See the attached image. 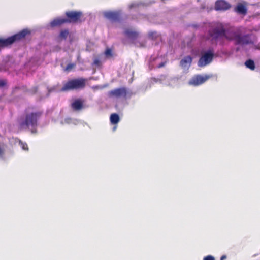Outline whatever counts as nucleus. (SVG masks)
<instances>
[{"label": "nucleus", "mask_w": 260, "mask_h": 260, "mask_svg": "<svg viewBox=\"0 0 260 260\" xmlns=\"http://www.w3.org/2000/svg\"><path fill=\"white\" fill-rule=\"evenodd\" d=\"M40 111L27 113L24 119L20 122L19 126L21 129H30L32 133L37 132L38 120L42 115Z\"/></svg>", "instance_id": "nucleus-1"}, {"label": "nucleus", "mask_w": 260, "mask_h": 260, "mask_svg": "<svg viewBox=\"0 0 260 260\" xmlns=\"http://www.w3.org/2000/svg\"><path fill=\"white\" fill-rule=\"evenodd\" d=\"M86 79L83 78L71 79L64 84L61 91L64 92L70 90H77L84 88Z\"/></svg>", "instance_id": "nucleus-2"}, {"label": "nucleus", "mask_w": 260, "mask_h": 260, "mask_svg": "<svg viewBox=\"0 0 260 260\" xmlns=\"http://www.w3.org/2000/svg\"><path fill=\"white\" fill-rule=\"evenodd\" d=\"M30 34V31L27 29H24L7 39L0 38V47H5L11 45L15 42L19 41L24 38L26 36Z\"/></svg>", "instance_id": "nucleus-3"}, {"label": "nucleus", "mask_w": 260, "mask_h": 260, "mask_svg": "<svg viewBox=\"0 0 260 260\" xmlns=\"http://www.w3.org/2000/svg\"><path fill=\"white\" fill-rule=\"evenodd\" d=\"M68 23H77L81 22V18L83 15L81 11H69L65 13Z\"/></svg>", "instance_id": "nucleus-4"}, {"label": "nucleus", "mask_w": 260, "mask_h": 260, "mask_svg": "<svg viewBox=\"0 0 260 260\" xmlns=\"http://www.w3.org/2000/svg\"><path fill=\"white\" fill-rule=\"evenodd\" d=\"M214 52L212 50H209L202 54L198 62V66L203 67L211 63L213 59Z\"/></svg>", "instance_id": "nucleus-5"}, {"label": "nucleus", "mask_w": 260, "mask_h": 260, "mask_svg": "<svg viewBox=\"0 0 260 260\" xmlns=\"http://www.w3.org/2000/svg\"><path fill=\"white\" fill-rule=\"evenodd\" d=\"M225 28L222 24H217L216 26L208 30V34L210 37L213 39H217L224 36Z\"/></svg>", "instance_id": "nucleus-6"}, {"label": "nucleus", "mask_w": 260, "mask_h": 260, "mask_svg": "<svg viewBox=\"0 0 260 260\" xmlns=\"http://www.w3.org/2000/svg\"><path fill=\"white\" fill-rule=\"evenodd\" d=\"M211 77V76L209 75H196L190 80L189 84L194 86H198L206 82Z\"/></svg>", "instance_id": "nucleus-7"}, {"label": "nucleus", "mask_w": 260, "mask_h": 260, "mask_svg": "<svg viewBox=\"0 0 260 260\" xmlns=\"http://www.w3.org/2000/svg\"><path fill=\"white\" fill-rule=\"evenodd\" d=\"M127 90L125 87L116 88L108 92V96L110 98H126Z\"/></svg>", "instance_id": "nucleus-8"}, {"label": "nucleus", "mask_w": 260, "mask_h": 260, "mask_svg": "<svg viewBox=\"0 0 260 260\" xmlns=\"http://www.w3.org/2000/svg\"><path fill=\"white\" fill-rule=\"evenodd\" d=\"M231 7L230 4L225 0H217L215 4V9L217 11H226Z\"/></svg>", "instance_id": "nucleus-9"}, {"label": "nucleus", "mask_w": 260, "mask_h": 260, "mask_svg": "<svg viewBox=\"0 0 260 260\" xmlns=\"http://www.w3.org/2000/svg\"><path fill=\"white\" fill-rule=\"evenodd\" d=\"M104 16L107 19L112 21H118L120 18V13L117 11L105 12Z\"/></svg>", "instance_id": "nucleus-10"}, {"label": "nucleus", "mask_w": 260, "mask_h": 260, "mask_svg": "<svg viewBox=\"0 0 260 260\" xmlns=\"http://www.w3.org/2000/svg\"><path fill=\"white\" fill-rule=\"evenodd\" d=\"M251 43L248 35L242 36L238 33L237 37L236 38V45H247Z\"/></svg>", "instance_id": "nucleus-11"}, {"label": "nucleus", "mask_w": 260, "mask_h": 260, "mask_svg": "<svg viewBox=\"0 0 260 260\" xmlns=\"http://www.w3.org/2000/svg\"><path fill=\"white\" fill-rule=\"evenodd\" d=\"M238 32L233 28H225L224 37L229 41L236 40Z\"/></svg>", "instance_id": "nucleus-12"}, {"label": "nucleus", "mask_w": 260, "mask_h": 260, "mask_svg": "<svg viewBox=\"0 0 260 260\" xmlns=\"http://www.w3.org/2000/svg\"><path fill=\"white\" fill-rule=\"evenodd\" d=\"M65 23H68L66 18L57 17L50 22V25L51 27H55L60 26Z\"/></svg>", "instance_id": "nucleus-13"}, {"label": "nucleus", "mask_w": 260, "mask_h": 260, "mask_svg": "<svg viewBox=\"0 0 260 260\" xmlns=\"http://www.w3.org/2000/svg\"><path fill=\"white\" fill-rule=\"evenodd\" d=\"M83 103L81 99H76L71 104V107L75 111L81 110L84 107Z\"/></svg>", "instance_id": "nucleus-14"}, {"label": "nucleus", "mask_w": 260, "mask_h": 260, "mask_svg": "<svg viewBox=\"0 0 260 260\" xmlns=\"http://www.w3.org/2000/svg\"><path fill=\"white\" fill-rule=\"evenodd\" d=\"M124 34L129 38L135 40L139 37V33L132 29L127 28L124 31Z\"/></svg>", "instance_id": "nucleus-15"}, {"label": "nucleus", "mask_w": 260, "mask_h": 260, "mask_svg": "<svg viewBox=\"0 0 260 260\" xmlns=\"http://www.w3.org/2000/svg\"><path fill=\"white\" fill-rule=\"evenodd\" d=\"M235 11L238 14L246 15L247 13V8L245 6L241 3L238 4L235 8Z\"/></svg>", "instance_id": "nucleus-16"}, {"label": "nucleus", "mask_w": 260, "mask_h": 260, "mask_svg": "<svg viewBox=\"0 0 260 260\" xmlns=\"http://www.w3.org/2000/svg\"><path fill=\"white\" fill-rule=\"evenodd\" d=\"M110 119L111 123L113 124H117L120 120L119 115L116 113L112 114L110 116Z\"/></svg>", "instance_id": "nucleus-17"}, {"label": "nucleus", "mask_w": 260, "mask_h": 260, "mask_svg": "<svg viewBox=\"0 0 260 260\" xmlns=\"http://www.w3.org/2000/svg\"><path fill=\"white\" fill-rule=\"evenodd\" d=\"M192 58L190 56H185L180 61V64L182 66H186V64H190L192 62Z\"/></svg>", "instance_id": "nucleus-18"}, {"label": "nucleus", "mask_w": 260, "mask_h": 260, "mask_svg": "<svg viewBox=\"0 0 260 260\" xmlns=\"http://www.w3.org/2000/svg\"><path fill=\"white\" fill-rule=\"evenodd\" d=\"M245 65L246 66L247 68L253 70L255 69V64L253 60L251 59H248L245 62Z\"/></svg>", "instance_id": "nucleus-19"}, {"label": "nucleus", "mask_w": 260, "mask_h": 260, "mask_svg": "<svg viewBox=\"0 0 260 260\" xmlns=\"http://www.w3.org/2000/svg\"><path fill=\"white\" fill-rule=\"evenodd\" d=\"M69 34V32L68 29H63L61 30L60 34H59V37L63 39H66Z\"/></svg>", "instance_id": "nucleus-20"}, {"label": "nucleus", "mask_w": 260, "mask_h": 260, "mask_svg": "<svg viewBox=\"0 0 260 260\" xmlns=\"http://www.w3.org/2000/svg\"><path fill=\"white\" fill-rule=\"evenodd\" d=\"M19 145L23 150L28 151L29 148L27 144L21 140H18Z\"/></svg>", "instance_id": "nucleus-21"}, {"label": "nucleus", "mask_w": 260, "mask_h": 260, "mask_svg": "<svg viewBox=\"0 0 260 260\" xmlns=\"http://www.w3.org/2000/svg\"><path fill=\"white\" fill-rule=\"evenodd\" d=\"M38 91V86H35L32 87L29 90V92L30 94L34 95L37 93Z\"/></svg>", "instance_id": "nucleus-22"}, {"label": "nucleus", "mask_w": 260, "mask_h": 260, "mask_svg": "<svg viewBox=\"0 0 260 260\" xmlns=\"http://www.w3.org/2000/svg\"><path fill=\"white\" fill-rule=\"evenodd\" d=\"M141 4V3H133L129 5L128 7L129 9H132L133 8H137L139 7V6H140Z\"/></svg>", "instance_id": "nucleus-23"}, {"label": "nucleus", "mask_w": 260, "mask_h": 260, "mask_svg": "<svg viewBox=\"0 0 260 260\" xmlns=\"http://www.w3.org/2000/svg\"><path fill=\"white\" fill-rule=\"evenodd\" d=\"M105 54L107 57L112 56V50L110 48H107L105 51Z\"/></svg>", "instance_id": "nucleus-24"}, {"label": "nucleus", "mask_w": 260, "mask_h": 260, "mask_svg": "<svg viewBox=\"0 0 260 260\" xmlns=\"http://www.w3.org/2000/svg\"><path fill=\"white\" fill-rule=\"evenodd\" d=\"M75 65L74 63H69L67 66L64 70L66 71L69 72L71 71L75 67Z\"/></svg>", "instance_id": "nucleus-25"}, {"label": "nucleus", "mask_w": 260, "mask_h": 260, "mask_svg": "<svg viewBox=\"0 0 260 260\" xmlns=\"http://www.w3.org/2000/svg\"><path fill=\"white\" fill-rule=\"evenodd\" d=\"M156 36V31H150L148 33V37L149 38L154 39Z\"/></svg>", "instance_id": "nucleus-26"}, {"label": "nucleus", "mask_w": 260, "mask_h": 260, "mask_svg": "<svg viewBox=\"0 0 260 260\" xmlns=\"http://www.w3.org/2000/svg\"><path fill=\"white\" fill-rule=\"evenodd\" d=\"M204 260H215V258L211 255H208L204 258Z\"/></svg>", "instance_id": "nucleus-27"}, {"label": "nucleus", "mask_w": 260, "mask_h": 260, "mask_svg": "<svg viewBox=\"0 0 260 260\" xmlns=\"http://www.w3.org/2000/svg\"><path fill=\"white\" fill-rule=\"evenodd\" d=\"M93 63L96 66H99L101 64V61L98 58L95 59L94 60Z\"/></svg>", "instance_id": "nucleus-28"}, {"label": "nucleus", "mask_w": 260, "mask_h": 260, "mask_svg": "<svg viewBox=\"0 0 260 260\" xmlns=\"http://www.w3.org/2000/svg\"><path fill=\"white\" fill-rule=\"evenodd\" d=\"M6 82L4 80H1L0 81V87H2L6 85Z\"/></svg>", "instance_id": "nucleus-29"}, {"label": "nucleus", "mask_w": 260, "mask_h": 260, "mask_svg": "<svg viewBox=\"0 0 260 260\" xmlns=\"http://www.w3.org/2000/svg\"><path fill=\"white\" fill-rule=\"evenodd\" d=\"M4 154V149L0 146V157H2Z\"/></svg>", "instance_id": "nucleus-30"}, {"label": "nucleus", "mask_w": 260, "mask_h": 260, "mask_svg": "<svg viewBox=\"0 0 260 260\" xmlns=\"http://www.w3.org/2000/svg\"><path fill=\"white\" fill-rule=\"evenodd\" d=\"M165 63H166L165 62H161L160 64L158 65L157 68H160L163 67L165 65Z\"/></svg>", "instance_id": "nucleus-31"}, {"label": "nucleus", "mask_w": 260, "mask_h": 260, "mask_svg": "<svg viewBox=\"0 0 260 260\" xmlns=\"http://www.w3.org/2000/svg\"><path fill=\"white\" fill-rule=\"evenodd\" d=\"M5 70L6 68L5 67H3L2 66H0V71H3Z\"/></svg>", "instance_id": "nucleus-32"}, {"label": "nucleus", "mask_w": 260, "mask_h": 260, "mask_svg": "<svg viewBox=\"0 0 260 260\" xmlns=\"http://www.w3.org/2000/svg\"><path fill=\"white\" fill-rule=\"evenodd\" d=\"M226 258V256L224 255H222L220 257V260H225Z\"/></svg>", "instance_id": "nucleus-33"}]
</instances>
